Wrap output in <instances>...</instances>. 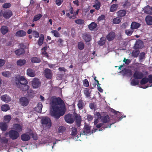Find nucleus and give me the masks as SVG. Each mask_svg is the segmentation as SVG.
Returning a JSON list of instances; mask_svg holds the SVG:
<instances>
[{"label":"nucleus","mask_w":152,"mask_h":152,"mask_svg":"<svg viewBox=\"0 0 152 152\" xmlns=\"http://www.w3.org/2000/svg\"><path fill=\"white\" fill-rule=\"evenodd\" d=\"M0 141L2 143L7 144L8 142V140L5 137H3L0 138Z\"/></svg>","instance_id":"nucleus-42"},{"label":"nucleus","mask_w":152,"mask_h":152,"mask_svg":"<svg viewBox=\"0 0 152 152\" xmlns=\"http://www.w3.org/2000/svg\"><path fill=\"white\" fill-rule=\"evenodd\" d=\"M26 32L23 30H20L18 31L16 33L15 35L17 37H23L26 35Z\"/></svg>","instance_id":"nucleus-21"},{"label":"nucleus","mask_w":152,"mask_h":152,"mask_svg":"<svg viewBox=\"0 0 152 152\" xmlns=\"http://www.w3.org/2000/svg\"><path fill=\"white\" fill-rule=\"evenodd\" d=\"M13 129L18 132H20L22 130L21 126L19 124H14L13 125Z\"/></svg>","instance_id":"nucleus-12"},{"label":"nucleus","mask_w":152,"mask_h":152,"mask_svg":"<svg viewBox=\"0 0 152 152\" xmlns=\"http://www.w3.org/2000/svg\"><path fill=\"white\" fill-rule=\"evenodd\" d=\"M21 90L23 91H27L28 94L33 93V91L31 88H29V87L28 85L24 86V88L21 89Z\"/></svg>","instance_id":"nucleus-22"},{"label":"nucleus","mask_w":152,"mask_h":152,"mask_svg":"<svg viewBox=\"0 0 152 152\" xmlns=\"http://www.w3.org/2000/svg\"><path fill=\"white\" fill-rule=\"evenodd\" d=\"M95 4L93 5V7H95L97 10H98L100 7V3L97 0L95 1Z\"/></svg>","instance_id":"nucleus-40"},{"label":"nucleus","mask_w":152,"mask_h":152,"mask_svg":"<svg viewBox=\"0 0 152 152\" xmlns=\"http://www.w3.org/2000/svg\"><path fill=\"white\" fill-rule=\"evenodd\" d=\"M148 81V78L145 77L143 78L140 81V83L142 85H143L146 83Z\"/></svg>","instance_id":"nucleus-50"},{"label":"nucleus","mask_w":152,"mask_h":152,"mask_svg":"<svg viewBox=\"0 0 152 152\" xmlns=\"http://www.w3.org/2000/svg\"><path fill=\"white\" fill-rule=\"evenodd\" d=\"M145 53H140L139 56V59L141 61H142L145 58Z\"/></svg>","instance_id":"nucleus-57"},{"label":"nucleus","mask_w":152,"mask_h":152,"mask_svg":"<svg viewBox=\"0 0 152 152\" xmlns=\"http://www.w3.org/2000/svg\"><path fill=\"white\" fill-rule=\"evenodd\" d=\"M101 121L103 123H106L109 122L110 121V119L108 115L103 116L101 118Z\"/></svg>","instance_id":"nucleus-19"},{"label":"nucleus","mask_w":152,"mask_h":152,"mask_svg":"<svg viewBox=\"0 0 152 152\" xmlns=\"http://www.w3.org/2000/svg\"><path fill=\"white\" fill-rule=\"evenodd\" d=\"M51 33L56 37H59L60 36V34L57 30H52L51 31Z\"/></svg>","instance_id":"nucleus-36"},{"label":"nucleus","mask_w":152,"mask_h":152,"mask_svg":"<svg viewBox=\"0 0 152 152\" xmlns=\"http://www.w3.org/2000/svg\"><path fill=\"white\" fill-rule=\"evenodd\" d=\"M118 7L117 4H114L111 6L110 8V12H113L116 11Z\"/></svg>","instance_id":"nucleus-32"},{"label":"nucleus","mask_w":152,"mask_h":152,"mask_svg":"<svg viewBox=\"0 0 152 152\" xmlns=\"http://www.w3.org/2000/svg\"><path fill=\"white\" fill-rule=\"evenodd\" d=\"M96 26V23L93 22L88 25V28L91 30H93L95 29Z\"/></svg>","instance_id":"nucleus-33"},{"label":"nucleus","mask_w":152,"mask_h":152,"mask_svg":"<svg viewBox=\"0 0 152 152\" xmlns=\"http://www.w3.org/2000/svg\"><path fill=\"white\" fill-rule=\"evenodd\" d=\"M143 47V44L142 42L140 40L137 41L135 44L134 47L136 48H141Z\"/></svg>","instance_id":"nucleus-11"},{"label":"nucleus","mask_w":152,"mask_h":152,"mask_svg":"<svg viewBox=\"0 0 152 152\" xmlns=\"http://www.w3.org/2000/svg\"><path fill=\"white\" fill-rule=\"evenodd\" d=\"M78 11L74 12L72 8H71V10H70L69 12L66 13V15L70 18L71 19H74L76 18V15L78 13Z\"/></svg>","instance_id":"nucleus-7"},{"label":"nucleus","mask_w":152,"mask_h":152,"mask_svg":"<svg viewBox=\"0 0 152 152\" xmlns=\"http://www.w3.org/2000/svg\"><path fill=\"white\" fill-rule=\"evenodd\" d=\"M51 106L52 110L50 115L56 119L64 115L66 111V107L64 101L60 97L55 96L52 97L51 99Z\"/></svg>","instance_id":"nucleus-1"},{"label":"nucleus","mask_w":152,"mask_h":152,"mask_svg":"<svg viewBox=\"0 0 152 152\" xmlns=\"http://www.w3.org/2000/svg\"><path fill=\"white\" fill-rule=\"evenodd\" d=\"M75 22L78 24H82L84 23V21L82 19H78L76 20L75 21Z\"/></svg>","instance_id":"nucleus-54"},{"label":"nucleus","mask_w":152,"mask_h":152,"mask_svg":"<svg viewBox=\"0 0 152 152\" xmlns=\"http://www.w3.org/2000/svg\"><path fill=\"white\" fill-rule=\"evenodd\" d=\"M91 90L88 88H86L84 90V94L85 95H89L91 92Z\"/></svg>","instance_id":"nucleus-49"},{"label":"nucleus","mask_w":152,"mask_h":152,"mask_svg":"<svg viewBox=\"0 0 152 152\" xmlns=\"http://www.w3.org/2000/svg\"><path fill=\"white\" fill-rule=\"evenodd\" d=\"M122 72L124 73V74L128 76H130L132 75V72L131 70L128 69H125L124 70H123Z\"/></svg>","instance_id":"nucleus-31"},{"label":"nucleus","mask_w":152,"mask_h":152,"mask_svg":"<svg viewBox=\"0 0 152 152\" xmlns=\"http://www.w3.org/2000/svg\"><path fill=\"white\" fill-rule=\"evenodd\" d=\"M44 40V36L43 34H41L39 36V38L38 42V44L41 46L42 45Z\"/></svg>","instance_id":"nucleus-37"},{"label":"nucleus","mask_w":152,"mask_h":152,"mask_svg":"<svg viewBox=\"0 0 152 152\" xmlns=\"http://www.w3.org/2000/svg\"><path fill=\"white\" fill-rule=\"evenodd\" d=\"M134 77L136 79H140L143 77V74L141 72L138 71H135L134 74Z\"/></svg>","instance_id":"nucleus-14"},{"label":"nucleus","mask_w":152,"mask_h":152,"mask_svg":"<svg viewBox=\"0 0 152 152\" xmlns=\"http://www.w3.org/2000/svg\"><path fill=\"white\" fill-rule=\"evenodd\" d=\"M2 75L6 77H9L10 76V74L9 72L8 71H4L2 72Z\"/></svg>","instance_id":"nucleus-52"},{"label":"nucleus","mask_w":152,"mask_h":152,"mask_svg":"<svg viewBox=\"0 0 152 152\" xmlns=\"http://www.w3.org/2000/svg\"><path fill=\"white\" fill-rule=\"evenodd\" d=\"M42 123L45 125L48 128H50L51 126V122L50 118L48 117H44L42 119Z\"/></svg>","instance_id":"nucleus-6"},{"label":"nucleus","mask_w":152,"mask_h":152,"mask_svg":"<svg viewBox=\"0 0 152 152\" xmlns=\"http://www.w3.org/2000/svg\"><path fill=\"white\" fill-rule=\"evenodd\" d=\"M44 73L46 78L50 79L52 74L51 71L48 69H46L44 71Z\"/></svg>","instance_id":"nucleus-10"},{"label":"nucleus","mask_w":152,"mask_h":152,"mask_svg":"<svg viewBox=\"0 0 152 152\" xmlns=\"http://www.w3.org/2000/svg\"><path fill=\"white\" fill-rule=\"evenodd\" d=\"M87 118L88 121H90L93 119V117L91 115H88L87 116Z\"/></svg>","instance_id":"nucleus-64"},{"label":"nucleus","mask_w":152,"mask_h":152,"mask_svg":"<svg viewBox=\"0 0 152 152\" xmlns=\"http://www.w3.org/2000/svg\"><path fill=\"white\" fill-rule=\"evenodd\" d=\"M42 16V15L40 14H39L37 15H36L34 16L33 20V21H35L39 20L41 18Z\"/></svg>","instance_id":"nucleus-47"},{"label":"nucleus","mask_w":152,"mask_h":152,"mask_svg":"<svg viewBox=\"0 0 152 152\" xmlns=\"http://www.w3.org/2000/svg\"><path fill=\"white\" fill-rule=\"evenodd\" d=\"M64 119L67 123L72 124L75 121V117L72 114L69 113L65 116Z\"/></svg>","instance_id":"nucleus-3"},{"label":"nucleus","mask_w":152,"mask_h":152,"mask_svg":"<svg viewBox=\"0 0 152 152\" xmlns=\"http://www.w3.org/2000/svg\"><path fill=\"white\" fill-rule=\"evenodd\" d=\"M15 83L18 87H21L24 88V86H27L28 82L26 78L23 76H18L15 78Z\"/></svg>","instance_id":"nucleus-2"},{"label":"nucleus","mask_w":152,"mask_h":152,"mask_svg":"<svg viewBox=\"0 0 152 152\" xmlns=\"http://www.w3.org/2000/svg\"><path fill=\"white\" fill-rule=\"evenodd\" d=\"M32 34L35 38H38L39 37V34L38 32L35 31H33Z\"/></svg>","instance_id":"nucleus-59"},{"label":"nucleus","mask_w":152,"mask_h":152,"mask_svg":"<svg viewBox=\"0 0 152 152\" xmlns=\"http://www.w3.org/2000/svg\"><path fill=\"white\" fill-rule=\"evenodd\" d=\"M5 63V61L4 60L0 59V68L2 67Z\"/></svg>","instance_id":"nucleus-60"},{"label":"nucleus","mask_w":152,"mask_h":152,"mask_svg":"<svg viewBox=\"0 0 152 152\" xmlns=\"http://www.w3.org/2000/svg\"><path fill=\"white\" fill-rule=\"evenodd\" d=\"M19 103L23 107L27 106L29 104V100L26 97H22L20 98Z\"/></svg>","instance_id":"nucleus-4"},{"label":"nucleus","mask_w":152,"mask_h":152,"mask_svg":"<svg viewBox=\"0 0 152 152\" xmlns=\"http://www.w3.org/2000/svg\"><path fill=\"white\" fill-rule=\"evenodd\" d=\"M83 86L86 87H88L89 86L88 81L86 79H85L83 80Z\"/></svg>","instance_id":"nucleus-55"},{"label":"nucleus","mask_w":152,"mask_h":152,"mask_svg":"<svg viewBox=\"0 0 152 152\" xmlns=\"http://www.w3.org/2000/svg\"><path fill=\"white\" fill-rule=\"evenodd\" d=\"M89 107L91 109L93 110L96 107V105L94 103H90L89 104Z\"/></svg>","instance_id":"nucleus-61"},{"label":"nucleus","mask_w":152,"mask_h":152,"mask_svg":"<svg viewBox=\"0 0 152 152\" xmlns=\"http://www.w3.org/2000/svg\"><path fill=\"white\" fill-rule=\"evenodd\" d=\"M75 123L77 126L80 127L81 125V118L79 114H76L75 115Z\"/></svg>","instance_id":"nucleus-9"},{"label":"nucleus","mask_w":152,"mask_h":152,"mask_svg":"<svg viewBox=\"0 0 152 152\" xmlns=\"http://www.w3.org/2000/svg\"><path fill=\"white\" fill-rule=\"evenodd\" d=\"M11 5L9 3H6L3 5V7L5 8H7L10 7Z\"/></svg>","instance_id":"nucleus-63"},{"label":"nucleus","mask_w":152,"mask_h":152,"mask_svg":"<svg viewBox=\"0 0 152 152\" xmlns=\"http://www.w3.org/2000/svg\"><path fill=\"white\" fill-rule=\"evenodd\" d=\"M77 130L76 128L73 127L72 128L71 135L72 136H76L77 134Z\"/></svg>","instance_id":"nucleus-45"},{"label":"nucleus","mask_w":152,"mask_h":152,"mask_svg":"<svg viewBox=\"0 0 152 152\" xmlns=\"http://www.w3.org/2000/svg\"><path fill=\"white\" fill-rule=\"evenodd\" d=\"M30 138L29 135L26 133L22 134L21 136V140L23 141H28L30 139Z\"/></svg>","instance_id":"nucleus-13"},{"label":"nucleus","mask_w":152,"mask_h":152,"mask_svg":"<svg viewBox=\"0 0 152 152\" xmlns=\"http://www.w3.org/2000/svg\"><path fill=\"white\" fill-rule=\"evenodd\" d=\"M42 108V104L41 102H39L37 103V106L34 108V110L38 113H41Z\"/></svg>","instance_id":"nucleus-18"},{"label":"nucleus","mask_w":152,"mask_h":152,"mask_svg":"<svg viewBox=\"0 0 152 152\" xmlns=\"http://www.w3.org/2000/svg\"><path fill=\"white\" fill-rule=\"evenodd\" d=\"M7 127V125L6 123L4 122L0 123V128L2 131H5Z\"/></svg>","instance_id":"nucleus-26"},{"label":"nucleus","mask_w":152,"mask_h":152,"mask_svg":"<svg viewBox=\"0 0 152 152\" xmlns=\"http://www.w3.org/2000/svg\"><path fill=\"white\" fill-rule=\"evenodd\" d=\"M1 99L3 101L6 103H8L11 100V99L9 96H1Z\"/></svg>","instance_id":"nucleus-24"},{"label":"nucleus","mask_w":152,"mask_h":152,"mask_svg":"<svg viewBox=\"0 0 152 152\" xmlns=\"http://www.w3.org/2000/svg\"><path fill=\"white\" fill-rule=\"evenodd\" d=\"M27 74L31 77H34L35 76V73L34 70L31 69H28L27 70Z\"/></svg>","instance_id":"nucleus-20"},{"label":"nucleus","mask_w":152,"mask_h":152,"mask_svg":"<svg viewBox=\"0 0 152 152\" xmlns=\"http://www.w3.org/2000/svg\"><path fill=\"white\" fill-rule=\"evenodd\" d=\"M105 18V16L104 15H102L98 17L97 19V20L98 21H100L104 20Z\"/></svg>","instance_id":"nucleus-58"},{"label":"nucleus","mask_w":152,"mask_h":152,"mask_svg":"<svg viewBox=\"0 0 152 152\" xmlns=\"http://www.w3.org/2000/svg\"><path fill=\"white\" fill-rule=\"evenodd\" d=\"M140 24L138 23L133 22H132L131 25V28L132 30L137 29L140 26Z\"/></svg>","instance_id":"nucleus-17"},{"label":"nucleus","mask_w":152,"mask_h":152,"mask_svg":"<svg viewBox=\"0 0 152 152\" xmlns=\"http://www.w3.org/2000/svg\"><path fill=\"white\" fill-rule=\"evenodd\" d=\"M9 136L11 139L14 140L17 139L19 137V134L16 131L11 130L9 132Z\"/></svg>","instance_id":"nucleus-5"},{"label":"nucleus","mask_w":152,"mask_h":152,"mask_svg":"<svg viewBox=\"0 0 152 152\" xmlns=\"http://www.w3.org/2000/svg\"><path fill=\"white\" fill-rule=\"evenodd\" d=\"M90 128L88 126H86L82 133L83 135H87L90 133Z\"/></svg>","instance_id":"nucleus-23"},{"label":"nucleus","mask_w":152,"mask_h":152,"mask_svg":"<svg viewBox=\"0 0 152 152\" xmlns=\"http://www.w3.org/2000/svg\"><path fill=\"white\" fill-rule=\"evenodd\" d=\"M12 15V13L10 10H7L3 13V16L6 19H9Z\"/></svg>","instance_id":"nucleus-15"},{"label":"nucleus","mask_w":152,"mask_h":152,"mask_svg":"<svg viewBox=\"0 0 152 152\" xmlns=\"http://www.w3.org/2000/svg\"><path fill=\"white\" fill-rule=\"evenodd\" d=\"M4 121L7 122H9L11 119V117L10 115H5L4 117Z\"/></svg>","instance_id":"nucleus-51"},{"label":"nucleus","mask_w":152,"mask_h":152,"mask_svg":"<svg viewBox=\"0 0 152 152\" xmlns=\"http://www.w3.org/2000/svg\"><path fill=\"white\" fill-rule=\"evenodd\" d=\"M139 53V51L137 50H133L132 52V55L135 57H136L137 56Z\"/></svg>","instance_id":"nucleus-56"},{"label":"nucleus","mask_w":152,"mask_h":152,"mask_svg":"<svg viewBox=\"0 0 152 152\" xmlns=\"http://www.w3.org/2000/svg\"><path fill=\"white\" fill-rule=\"evenodd\" d=\"M26 62V61L24 59H20L17 62V64L18 66H22L24 65Z\"/></svg>","instance_id":"nucleus-35"},{"label":"nucleus","mask_w":152,"mask_h":152,"mask_svg":"<svg viewBox=\"0 0 152 152\" xmlns=\"http://www.w3.org/2000/svg\"><path fill=\"white\" fill-rule=\"evenodd\" d=\"M31 60L33 63H39L40 62V59L37 57H33L31 58Z\"/></svg>","instance_id":"nucleus-28"},{"label":"nucleus","mask_w":152,"mask_h":152,"mask_svg":"<svg viewBox=\"0 0 152 152\" xmlns=\"http://www.w3.org/2000/svg\"><path fill=\"white\" fill-rule=\"evenodd\" d=\"M65 127L63 126H60L58 129V132L59 133H62L65 131Z\"/></svg>","instance_id":"nucleus-48"},{"label":"nucleus","mask_w":152,"mask_h":152,"mask_svg":"<svg viewBox=\"0 0 152 152\" xmlns=\"http://www.w3.org/2000/svg\"><path fill=\"white\" fill-rule=\"evenodd\" d=\"M84 47V45L83 43L81 42H78V48L80 50H83Z\"/></svg>","instance_id":"nucleus-46"},{"label":"nucleus","mask_w":152,"mask_h":152,"mask_svg":"<svg viewBox=\"0 0 152 152\" xmlns=\"http://www.w3.org/2000/svg\"><path fill=\"white\" fill-rule=\"evenodd\" d=\"M84 102L83 100H80L78 102L77 104V106L78 108L80 109H82L84 106Z\"/></svg>","instance_id":"nucleus-41"},{"label":"nucleus","mask_w":152,"mask_h":152,"mask_svg":"<svg viewBox=\"0 0 152 152\" xmlns=\"http://www.w3.org/2000/svg\"><path fill=\"white\" fill-rule=\"evenodd\" d=\"M144 12L148 14H152V6L151 8L150 6H148L145 8L144 9Z\"/></svg>","instance_id":"nucleus-25"},{"label":"nucleus","mask_w":152,"mask_h":152,"mask_svg":"<svg viewBox=\"0 0 152 152\" xmlns=\"http://www.w3.org/2000/svg\"><path fill=\"white\" fill-rule=\"evenodd\" d=\"M10 107L7 104H4L2 105L1 106V109L2 111L4 112H6L9 110Z\"/></svg>","instance_id":"nucleus-30"},{"label":"nucleus","mask_w":152,"mask_h":152,"mask_svg":"<svg viewBox=\"0 0 152 152\" xmlns=\"http://www.w3.org/2000/svg\"><path fill=\"white\" fill-rule=\"evenodd\" d=\"M145 21L147 24L152 25V17L148 15L145 18Z\"/></svg>","instance_id":"nucleus-27"},{"label":"nucleus","mask_w":152,"mask_h":152,"mask_svg":"<svg viewBox=\"0 0 152 152\" xmlns=\"http://www.w3.org/2000/svg\"><path fill=\"white\" fill-rule=\"evenodd\" d=\"M83 37L86 42H89L91 39V36L87 34H84Z\"/></svg>","instance_id":"nucleus-34"},{"label":"nucleus","mask_w":152,"mask_h":152,"mask_svg":"<svg viewBox=\"0 0 152 152\" xmlns=\"http://www.w3.org/2000/svg\"><path fill=\"white\" fill-rule=\"evenodd\" d=\"M1 31L2 34H5L8 32V28L6 26H3L1 28Z\"/></svg>","instance_id":"nucleus-29"},{"label":"nucleus","mask_w":152,"mask_h":152,"mask_svg":"<svg viewBox=\"0 0 152 152\" xmlns=\"http://www.w3.org/2000/svg\"><path fill=\"white\" fill-rule=\"evenodd\" d=\"M133 32V30L131 29H127L125 31L126 34L128 36H130L132 35Z\"/></svg>","instance_id":"nucleus-53"},{"label":"nucleus","mask_w":152,"mask_h":152,"mask_svg":"<svg viewBox=\"0 0 152 152\" xmlns=\"http://www.w3.org/2000/svg\"><path fill=\"white\" fill-rule=\"evenodd\" d=\"M105 38L104 37H102L99 41L98 42V44L100 45H102L105 42Z\"/></svg>","instance_id":"nucleus-44"},{"label":"nucleus","mask_w":152,"mask_h":152,"mask_svg":"<svg viewBox=\"0 0 152 152\" xmlns=\"http://www.w3.org/2000/svg\"><path fill=\"white\" fill-rule=\"evenodd\" d=\"M121 18L117 17L114 18L113 20V23L115 24H118L121 21Z\"/></svg>","instance_id":"nucleus-43"},{"label":"nucleus","mask_w":152,"mask_h":152,"mask_svg":"<svg viewBox=\"0 0 152 152\" xmlns=\"http://www.w3.org/2000/svg\"><path fill=\"white\" fill-rule=\"evenodd\" d=\"M63 1V0H56V4L58 6H60Z\"/></svg>","instance_id":"nucleus-62"},{"label":"nucleus","mask_w":152,"mask_h":152,"mask_svg":"<svg viewBox=\"0 0 152 152\" xmlns=\"http://www.w3.org/2000/svg\"><path fill=\"white\" fill-rule=\"evenodd\" d=\"M31 84L34 88H37L40 86L41 84L39 79L34 78L32 81Z\"/></svg>","instance_id":"nucleus-8"},{"label":"nucleus","mask_w":152,"mask_h":152,"mask_svg":"<svg viewBox=\"0 0 152 152\" xmlns=\"http://www.w3.org/2000/svg\"><path fill=\"white\" fill-rule=\"evenodd\" d=\"M126 13V12L125 10H121L118 11L117 13L118 16L122 17L125 15Z\"/></svg>","instance_id":"nucleus-39"},{"label":"nucleus","mask_w":152,"mask_h":152,"mask_svg":"<svg viewBox=\"0 0 152 152\" xmlns=\"http://www.w3.org/2000/svg\"><path fill=\"white\" fill-rule=\"evenodd\" d=\"M24 50L22 48H20L19 50H17L15 51V53L17 55H20L24 53Z\"/></svg>","instance_id":"nucleus-38"},{"label":"nucleus","mask_w":152,"mask_h":152,"mask_svg":"<svg viewBox=\"0 0 152 152\" xmlns=\"http://www.w3.org/2000/svg\"><path fill=\"white\" fill-rule=\"evenodd\" d=\"M115 37V33L111 32L109 33L107 36L106 38L109 41H110L113 39Z\"/></svg>","instance_id":"nucleus-16"}]
</instances>
